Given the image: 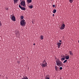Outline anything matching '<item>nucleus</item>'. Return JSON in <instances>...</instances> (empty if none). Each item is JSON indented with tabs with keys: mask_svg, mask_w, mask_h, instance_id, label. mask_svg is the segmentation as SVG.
I'll return each mask as SVG.
<instances>
[{
	"mask_svg": "<svg viewBox=\"0 0 79 79\" xmlns=\"http://www.w3.org/2000/svg\"><path fill=\"white\" fill-rule=\"evenodd\" d=\"M19 8H20V9H21L22 10H26V9L25 8H24L23 7H22L20 5H19Z\"/></svg>",
	"mask_w": 79,
	"mask_h": 79,
	"instance_id": "obj_7",
	"label": "nucleus"
},
{
	"mask_svg": "<svg viewBox=\"0 0 79 79\" xmlns=\"http://www.w3.org/2000/svg\"><path fill=\"white\" fill-rule=\"evenodd\" d=\"M55 69L56 71H57L58 70V67H57L56 65H55Z\"/></svg>",
	"mask_w": 79,
	"mask_h": 79,
	"instance_id": "obj_13",
	"label": "nucleus"
},
{
	"mask_svg": "<svg viewBox=\"0 0 79 79\" xmlns=\"http://www.w3.org/2000/svg\"><path fill=\"white\" fill-rule=\"evenodd\" d=\"M65 58L66 60H69V56H65Z\"/></svg>",
	"mask_w": 79,
	"mask_h": 79,
	"instance_id": "obj_12",
	"label": "nucleus"
},
{
	"mask_svg": "<svg viewBox=\"0 0 79 79\" xmlns=\"http://www.w3.org/2000/svg\"><path fill=\"white\" fill-rule=\"evenodd\" d=\"M52 1H53V0H51Z\"/></svg>",
	"mask_w": 79,
	"mask_h": 79,
	"instance_id": "obj_33",
	"label": "nucleus"
},
{
	"mask_svg": "<svg viewBox=\"0 0 79 79\" xmlns=\"http://www.w3.org/2000/svg\"><path fill=\"white\" fill-rule=\"evenodd\" d=\"M65 25L63 23H62V25L60 27V30H62L64 29L65 28Z\"/></svg>",
	"mask_w": 79,
	"mask_h": 79,
	"instance_id": "obj_5",
	"label": "nucleus"
},
{
	"mask_svg": "<svg viewBox=\"0 0 79 79\" xmlns=\"http://www.w3.org/2000/svg\"><path fill=\"white\" fill-rule=\"evenodd\" d=\"M45 79H50V78L47 77L45 78Z\"/></svg>",
	"mask_w": 79,
	"mask_h": 79,
	"instance_id": "obj_26",
	"label": "nucleus"
},
{
	"mask_svg": "<svg viewBox=\"0 0 79 79\" xmlns=\"http://www.w3.org/2000/svg\"><path fill=\"white\" fill-rule=\"evenodd\" d=\"M35 45V44H33V45Z\"/></svg>",
	"mask_w": 79,
	"mask_h": 79,
	"instance_id": "obj_31",
	"label": "nucleus"
},
{
	"mask_svg": "<svg viewBox=\"0 0 79 79\" xmlns=\"http://www.w3.org/2000/svg\"><path fill=\"white\" fill-rule=\"evenodd\" d=\"M53 7L54 8L55 7V5H53Z\"/></svg>",
	"mask_w": 79,
	"mask_h": 79,
	"instance_id": "obj_25",
	"label": "nucleus"
},
{
	"mask_svg": "<svg viewBox=\"0 0 79 79\" xmlns=\"http://www.w3.org/2000/svg\"><path fill=\"white\" fill-rule=\"evenodd\" d=\"M69 0L70 3H72L73 2V0Z\"/></svg>",
	"mask_w": 79,
	"mask_h": 79,
	"instance_id": "obj_20",
	"label": "nucleus"
},
{
	"mask_svg": "<svg viewBox=\"0 0 79 79\" xmlns=\"http://www.w3.org/2000/svg\"><path fill=\"white\" fill-rule=\"evenodd\" d=\"M18 63L19 64L20 63L19 61H18Z\"/></svg>",
	"mask_w": 79,
	"mask_h": 79,
	"instance_id": "obj_29",
	"label": "nucleus"
},
{
	"mask_svg": "<svg viewBox=\"0 0 79 79\" xmlns=\"http://www.w3.org/2000/svg\"><path fill=\"white\" fill-rule=\"evenodd\" d=\"M28 7L30 8V9H32L33 8V6L32 5H31V6H29Z\"/></svg>",
	"mask_w": 79,
	"mask_h": 79,
	"instance_id": "obj_15",
	"label": "nucleus"
},
{
	"mask_svg": "<svg viewBox=\"0 0 79 79\" xmlns=\"http://www.w3.org/2000/svg\"><path fill=\"white\" fill-rule=\"evenodd\" d=\"M1 25V22H0V26Z\"/></svg>",
	"mask_w": 79,
	"mask_h": 79,
	"instance_id": "obj_30",
	"label": "nucleus"
},
{
	"mask_svg": "<svg viewBox=\"0 0 79 79\" xmlns=\"http://www.w3.org/2000/svg\"><path fill=\"white\" fill-rule=\"evenodd\" d=\"M14 2V3L15 4L18 3L19 1V0H13Z\"/></svg>",
	"mask_w": 79,
	"mask_h": 79,
	"instance_id": "obj_11",
	"label": "nucleus"
},
{
	"mask_svg": "<svg viewBox=\"0 0 79 79\" xmlns=\"http://www.w3.org/2000/svg\"><path fill=\"white\" fill-rule=\"evenodd\" d=\"M60 69V70H62V69L63 68L62 67H60L59 68Z\"/></svg>",
	"mask_w": 79,
	"mask_h": 79,
	"instance_id": "obj_24",
	"label": "nucleus"
},
{
	"mask_svg": "<svg viewBox=\"0 0 79 79\" xmlns=\"http://www.w3.org/2000/svg\"><path fill=\"white\" fill-rule=\"evenodd\" d=\"M69 52L70 53V55H73V53L72 51H70Z\"/></svg>",
	"mask_w": 79,
	"mask_h": 79,
	"instance_id": "obj_16",
	"label": "nucleus"
},
{
	"mask_svg": "<svg viewBox=\"0 0 79 79\" xmlns=\"http://www.w3.org/2000/svg\"><path fill=\"white\" fill-rule=\"evenodd\" d=\"M61 61H64V60H65V59L64 58H62L61 59Z\"/></svg>",
	"mask_w": 79,
	"mask_h": 79,
	"instance_id": "obj_21",
	"label": "nucleus"
},
{
	"mask_svg": "<svg viewBox=\"0 0 79 79\" xmlns=\"http://www.w3.org/2000/svg\"><path fill=\"white\" fill-rule=\"evenodd\" d=\"M56 12V9H54L53 10V13H55Z\"/></svg>",
	"mask_w": 79,
	"mask_h": 79,
	"instance_id": "obj_17",
	"label": "nucleus"
},
{
	"mask_svg": "<svg viewBox=\"0 0 79 79\" xmlns=\"http://www.w3.org/2000/svg\"><path fill=\"white\" fill-rule=\"evenodd\" d=\"M14 21H16V19L15 17V16H12V19Z\"/></svg>",
	"mask_w": 79,
	"mask_h": 79,
	"instance_id": "obj_9",
	"label": "nucleus"
},
{
	"mask_svg": "<svg viewBox=\"0 0 79 79\" xmlns=\"http://www.w3.org/2000/svg\"><path fill=\"white\" fill-rule=\"evenodd\" d=\"M78 43H79V41H78Z\"/></svg>",
	"mask_w": 79,
	"mask_h": 79,
	"instance_id": "obj_32",
	"label": "nucleus"
},
{
	"mask_svg": "<svg viewBox=\"0 0 79 79\" xmlns=\"http://www.w3.org/2000/svg\"><path fill=\"white\" fill-rule=\"evenodd\" d=\"M54 16H55L54 14H53V15H52V16H53V17H54Z\"/></svg>",
	"mask_w": 79,
	"mask_h": 79,
	"instance_id": "obj_28",
	"label": "nucleus"
},
{
	"mask_svg": "<svg viewBox=\"0 0 79 79\" xmlns=\"http://www.w3.org/2000/svg\"><path fill=\"white\" fill-rule=\"evenodd\" d=\"M44 36L42 35H41L40 36V39L41 40H43L44 39Z\"/></svg>",
	"mask_w": 79,
	"mask_h": 79,
	"instance_id": "obj_18",
	"label": "nucleus"
},
{
	"mask_svg": "<svg viewBox=\"0 0 79 79\" xmlns=\"http://www.w3.org/2000/svg\"><path fill=\"white\" fill-rule=\"evenodd\" d=\"M59 42H62V40H59Z\"/></svg>",
	"mask_w": 79,
	"mask_h": 79,
	"instance_id": "obj_27",
	"label": "nucleus"
},
{
	"mask_svg": "<svg viewBox=\"0 0 79 79\" xmlns=\"http://www.w3.org/2000/svg\"><path fill=\"white\" fill-rule=\"evenodd\" d=\"M67 60H65L64 61L63 63H66V62H67Z\"/></svg>",
	"mask_w": 79,
	"mask_h": 79,
	"instance_id": "obj_22",
	"label": "nucleus"
},
{
	"mask_svg": "<svg viewBox=\"0 0 79 79\" xmlns=\"http://www.w3.org/2000/svg\"><path fill=\"white\" fill-rule=\"evenodd\" d=\"M24 19V16H20V19Z\"/></svg>",
	"mask_w": 79,
	"mask_h": 79,
	"instance_id": "obj_19",
	"label": "nucleus"
},
{
	"mask_svg": "<svg viewBox=\"0 0 79 79\" xmlns=\"http://www.w3.org/2000/svg\"><path fill=\"white\" fill-rule=\"evenodd\" d=\"M56 65L58 66H63V63L59 59L57 60H56Z\"/></svg>",
	"mask_w": 79,
	"mask_h": 79,
	"instance_id": "obj_1",
	"label": "nucleus"
},
{
	"mask_svg": "<svg viewBox=\"0 0 79 79\" xmlns=\"http://www.w3.org/2000/svg\"><path fill=\"white\" fill-rule=\"evenodd\" d=\"M15 33L16 35H17L19 34V31H15Z\"/></svg>",
	"mask_w": 79,
	"mask_h": 79,
	"instance_id": "obj_10",
	"label": "nucleus"
},
{
	"mask_svg": "<svg viewBox=\"0 0 79 79\" xmlns=\"http://www.w3.org/2000/svg\"><path fill=\"white\" fill-rule=\"evenodd\" d=\"M20 5H21V6H23L24 7H25L26 5L25 1H23L21 2H20Z\"/></svg>",
	"mask_w": 79,
	"mask_h": 79,
	"instance_id": "obj_4",
	"label": "nucleus"
},
{
	"mask_svg": "<svg viewBox=\"0 0 79 79\" xmlns=\"http://www.w3.org/2000/svg\"><path fill=\"white\" fill-rule=\"evenodd\" d=\"M22 79H28V78L27 77V76H25L24 77H23V78H22Z\"/></svg>",
	"mask_w": 79,
	"mask_h": 79,
	"instance_id": "obj_14",
	"label": "nucleus"
},
{
	"mask_svg": "<svg viewBox=\"0 0 79 79\" xmlns=\"http://www.w3.org/2000/svg\"><path fill=\"white\" fill-rule=\"evenodd\" d=\"M47 66V63L46 62V61L45 60H44L43 62L41 64V66L42 68H45L46 66Z\"/></svg>",
	"mask_w": 79,
	"mask_h": 79,
	"instance_id": "obj_2",
	"label": "nucleus"
},
{
	"mask_svg": "<svg viewBox=\"0 0 79 79\" xmlns=\"http://www.w3.org/2000/svg\"><path fill=\"white\" fill-rule=\"evenodd\" d=\"M9 9V8L8 7H6V8H5V9L6 10H8V9Z\"/></svg>",
	"mask_w": 79,
	"mask_h": 79,
	"instance_id": "obj_23",
	"label": "nucleus"
},
{
	"mask_svg": "<svg viewBox=\"0 0 79 79\" xmlns=\"http://www.w3.org/2000/svg\"><path fill=\"white\" fill-rule=\"evenodd\" d=\"M32 2V0H27V4H29V3H31Z\"/></svg>",
	"mask_w": 79,
	"mask_h": 79,
	"instance_id": "obj_8",
	"label": "nucleus"
},
{
	"mask_svg": "<svg viewBox=\"0 0 79 79\" xmlns=\"http://www.w3.org/2000/svg\"><path fill=\"white\" fill-rule=\"evenodd\" d=\"M26 24V22L25 21V20L23 19L20 21V26L22 27H24L25 25Z\"/></svg>",
	"mask_w": 79,
	"mask_h": 79,
	"instance_id": "obj_3",
	"label": "nucleus"
},
{
	"mask_svg": "<svg viewBox=\"0 0 79 79\" xmlns=\"http://www.w3.org/2000/svg\"><path fill=\"white\" fill-rule=\"evenodd\" d=\"M61 44L62 43L60 42L57 43V47L58 48H59L60 47Z\"/></svg>",
	"mask_w": 79,
	"mask_h": 79,
	"instance_id": "obj_6",
	"label": "nucleus"
}]
</instances>
